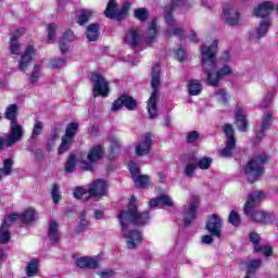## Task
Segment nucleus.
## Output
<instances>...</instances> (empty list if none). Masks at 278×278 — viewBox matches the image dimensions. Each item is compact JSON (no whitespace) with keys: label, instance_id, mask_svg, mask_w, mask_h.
<instances>
[{"label":"nucleus","instance_id":"obj_1","mask_svg":"<svg viewBox=\"0 0 278 278\" xmlns=\"http://www.w3.org/2000/svg\"><path fill=\"white\" fill-rule=\"evenodd\" d=\"M117 218L122 225V233L126 240L128 249H136L142 244V232L138 230L129 231L131 225L138 227L147 225L149 223V213H138V200L136 197H131L128 207L123 210Z\"/></svg>","mask_w":278,"mask_h":278},{"label":"nucleus","instance_id":"obj_2","mask_svg":"<svg viewBox=\"0 0 278 278\" xmlns=\"http://www.w3.org/2000/svg\"><path fill=\"white\" fill-rule=\"evenodd\" d=\"M218 48V41H213L212 45L203 46L201 52V62L203 73L206 76V84L208 86L216 87L223 77H227L233 73L230 65L226 64L219 71H216V49Z\"/></svg>","mask_w":278,"mask_h":278},{"label":"nucleus","instance_id":"obj_3","mask_svg":"<svg viewBox=\"0 0 278 278\" xmlns=\"http://www.w3.org/2000/svg\"><path fill=\"white\" fill-rule=\"evenodd\" d=\"M151 86L153 88V92L148 100L147 110L150 117L155 118V116H157V101H160V65L152 68Z\"/></svg>","mask_w":278,"mask_h":278},{"label":"nucleus","instance_id":"obj_4","mask_svg":"<svg viewBox=\"0 0 278 278\" xmlns=\"http://www.w3.org/2000/svg\"><path fill=\"white\" fill-rule=\"evenodd\" d=\"M268 157L266 154L254 156L244 167V173L248 177V181L253 184L264 175V164Z\"/></svg>","mask_w":278,"mask_h":278},{"label":"nucleus","instance_id":"obj_5","mask_svg":"<svg viewBox=\"0 0 278 278\" xmlns=\"http://www.w3.org/2000/svg\"><path fill=\"white\" fill-rule=\"evenodd\" d=\"M25 136V128L23 125L16 123H10V131L7 138L0 137V149H5V147H14L16 142H21Z\"/></svg>","mask_w":278,"mask_h":278},{"label":"nucleus","instance_id":"obj_6","mask_svg":"<svg viewBox=\"0 0 278 278\" xmlns=\"http://www.w3.org/2000/svg\"><path fill=\"white\" fill-rule=\"evenodd\" d=\"M131 8V3L125 2L121 9L116 7V0H110L104 14L106 18H115L116 21H123L127 16V12Z\"/></svg>","mask_w":278,"mask_h":278},{"label":"nucleus","instance_id":"obj_7","mask_svg":"<svg viewBox=\"0 0 278 278\" xmlns=\"http://www.w3.org/2000/svg\"><path fill=\"white\" fill-rule=\"evenodd\" d=\"M93 85V97H108L110 94V83L101 74L92 73L90 76Z\"/></svg>","mask_w":278,"mask_h":278},{"label":"nucleus","instance_id":"obj_8","mask_svg":"<svg viewBox=\"0 0 278 278\" xmlns=\"http://www.w3.org/2000/svg\"><path fill=\"white\" fill-rule=\"evenodd\" d=\"M155 137L151 132H147L139 137V141L135 146V155H137V157H144L146 155H149Z\"/></svg>","mask_w":278,"mask_h":278},{"label":"nucleus","instance_id":"obj_9","mask_svg":"<svg viewBox=\"0 0 278 278\" xmlns=\"http://www.w3.org/2000/svg\"><path fill=\"white\" fill-rule=\"evenodd\" d=\"M224 134L226 135V144L220 150L222 157H231L236 153V138L233 137V127L231 124L224 125Z\"/></svg>","mask_w":278,"mask_h":278},{"label":"nucleus","instance_id":"obj_10","mask_svg":"<svg viewBox=\"0 0 278 278\" xmlns=\"http://www.w3.org/2000/svg\"><path fill=\"white\" fill-rule=\"evenodd\" d=\"M197 210H199V195H191L189 199V205L180 208V214H182L186 227L197 218Z\"/></svg>","mask_w":278,"mask_h":278},{"label":"nucleus","instance_id":"obj_11","mask_svg":"<svg viewBox=\"0 0 278 278\" xmlns=\"http://www.w3.org/2000/svg\"><path fill=\"white\" fill-rule=\"evenodd\" d=\"M77 129H79V125L77 123H71L67 125L65 135L62 137L61 144L58 149L59 155H62V153H66V151L71 149V144H73V141L75 140Z\"/></svg>","mask_w":278,"mask_h":278},{"label":"nucleus","instance_id":"obj_12","mask_svg":"<svg viewBox=\"0 0 278 278\" xmlns=\"http://www.w3.org/2000/svg\"><path fill=\"white\" fill-rule=\"evenodd\" d=\"M128 168L136 188L147 189L151 186V177L140 174V167L134 162L128 163Z\"/></svg>","mask_w":278,"mask_h":278},{"label":"nucleus","instance_id":"obj_13","mask_svg":"<svg viewBox=\"0 0 278 278\" xmlns=\"http://www.w3.org/2000/svg\"><path fill=\"white\" fill-rule=\"evenodd\" d=\"M165 23L168 25V28L165 30L166 38H170V36L184 38V29L181 28V26L175 25V17H173V8H165Z\"/></svg>","mask_w":278,"mask_h":278},{"label":"nucleus","instance_id":"obj_14","mask_svg":"<svg viewBox=\"0 0 278 278\" xmlns=\"http://www.w3.org/2000/svg\"><path fill=\"white\" fill-rule=\"evenodd\" d=\"M103 153H104L103 147L101 146L92 147L87 155V160H84L80 162L81 168H84L85 170H92L94 162H99V160L103 157Z\"/></svg>","mask_w":278,"mask_h":278},{"label":"nucleus","instance_id":"obj_15","mask_svg":"<svg viewBox=\"0 0 278 278\" xmlns=\"http://www.w3.org/2000/svg\"><path fill=\"white\" fill-rule=\"evenodd\" d=\"M88 194L96 199L108 197V182L103 179L93 180L88 187Z\"/></svg>","mask_w":278,"mask_h":278},{"label":"nucleus","instance_id":"obj_16","mask_svg":"<svg viewBox=\"0 0 278 278\" xmlns=\"http://www.w3.org/2000/svg\"><path fill=\"white\" fill-rule=\"evenodd\" d=\"M222 20L225 22L226 25H240V12L238 11V9L231 5H226L223 10Z\"/></svg>","mask_w":278,"mask_h":278},{"label":"nucleus","instance_id":"obj_17","mask_svg":"<svg viewBox=\"0 0 278 278\" xmlns=\"http://www.w3.org/2000/svg\"><path fill=\"white\" fill-rule=\"evenodd\" d=\"M205 227L211 236H214L215 238H220L223 229V218H220V216L216 214H213L208 217Z\"/></svg>","mask_w":278,"mask_h":278},{"label":"nucleus","instance_id":"obj_18","mask_svg":"<svg viewBox=\"0 0 278 278\" xmlns=\"http://www.w3.org/2000/svg\"><path fill=\"white\" fill-rule=\"evenodd\" d=\"M250 242H252L255 253H263L266 257L273 255V247L263 244L262 237L258 233L251 232Z\"/></svg>","mask_w":278,"mask_h":278},{"label":"nucleus","instance_id":"obj_19","mask_svg":"<svg viewBox=\"0 0 278 278\" xmlns=\"http://www.w3.org/2000/svg\"><path fill=\"white\" fill-rule=\"evenodd\" d=\"M18 218V213H12L2 223L0 227V244L10 242V225Z\"/></svg>","mask_w":278,"mask_h":278},{"label":"nucleus","instance_id":"obj_20","mask_svg":"<svg viewBox=\"0 0 278 278\" xmlns=\"http://www.w3.org/2000/svg\"><path fill=\"white\" fill-rule=\"evenodd\" d=\"M264 199H266V193L263 191H253L250 193L244 205V214H251V212H253V210H255Z\"/></svg>","mask_w":278,"mask_h":278},{"label":"nucleus","instance_id":"obj_21","mask_svg":"<svg viewBox=\"0 0 278 278\" xmlns=\"http://www.w3.org/2000/svg\"><path fill=\"white\" fill-rule=\"evenodd\" d=\"M268 27H270V20H263L256 29L250 31L249 40L251 42H260L268 34Z\"/></svg>","mask_w":278,"mask_h":278},{"label":"nucleus","instance_id":"obj_22","mask_svg":"<svg viewBox=\"0 0 278 278\" xmlns=\"http://www.w3.org/2000/svg\"><path fill=\"white\" fill-rule=\"evenodd\" d=\"M235 121L239 131H247L249 122L247 121V109L242 105H237L235 109Z\"/></svg>","mask_w":278,"mask_h":278},{"label":"nucleus","instance_id":"obj_23","mask_svg":"<svg viewBox=\"0 0 278 278\" xmlns=\"http://www.w3.org/2000/svg\"><path fill=\"white\" fill-rule=\"evenodd\" d=\"M274 10L275 3H273V1H263L254 10V14L258 18H266L267 16H270V14H273Z\"/></svg>","mask_w":278,"mask_h":278},{"label":"nucleus","instance_id":"obj_24","mask_svg":"<svg viewBox=\"0 0 278 278\" xmlns=\"http://www.w3.org/2000/svg\"><path fill=\"white\" fill-rule=\"evenodd\" d=\"M35 58L36 50H34V47L28 46L18 61L20 71H25V68H27V66L34 62Z\"/></svg>","mask_w":278,"mask_h":278},{"label":"nucleus","instance_id":"obj_25","mask_svg":"<svg viewBox=\"0 0 278 278\" xmlns=\"http://www.w3.org/2000/svg\"><path fill=\"white\" fill-rule=\"evenodd\" d=\"M101 258L99 256H80L76 258V266L78 268H98Z\"/></svg>","mask_w":278,"mask_h":278},{"label":"nucleus","instance_id":"obj_26","mask_svg":"<svg viewBox=\"0 0 278 278\" xmlns=\"http://www.w3.org/2000/svg\"><path fill=\"white\" fill-rule=\"evenodd\" d=\"M147 47L155 43V38H157V21L152 20L148 23V30L144 35Z\"/></svg>","mask_w":278,"mask_h":278},{"label":"nucleus","instance_id":"obj_27","mask_svg":"<svg viewBox=\"0 0 278 278\" xmlns=\"http://www.w3.org/2000/svg\"><path fill=\"white\" fill-rule=\"evenodd\" d=\"M262 268V260H249L245 262V277L244 278H255L257 270Z\"/></svg>","mask_w":278,"mask_h":278},{"label":"nucleus","instance_id":"obj_28","mask_svg":"<svg viewBox=\"0 0 278 278\" xmlns=\"http://www.w3.org/2000/svg\"><path fill=\"white\" fill-rule=\"evenodd\" d=\"M149 205L150 207H160V205L173 207V205H175V202L173 201V198H170L168 194H161L157 198L151 199Z\"/></svg>","mask_w":278,"mask_h":278},{"label":"nucleus","instance_id":"obj_29","mask_svg":"<svg viewBox=\"0 0 278 278\" xmlns=\"http://www.w3.org/2000/svg\"><path fill=\"white\" fill-rule=\"evenodd\" d=\"M73 40H75V34H73L72 30H68L63 35L59 42L61 53H68Z\"/></svg>","mask_w":278,"mask_h":278},{"label":"nucleus","instance_id":"obj_30","mask_svg":"<svg viewBox=\"0 0 278 278\" xmlns=\"http://www.w3.org/2000/svg\"><path fill=\"white\" fill-rule=\"evenodd\" d=\"M270 125H273V113H266L263 116L261 126L256 132L257 140H262V138H264V134H265L266 129H268L270 127Z\"/></svg>","mask_w":278,"mask_h":278},{"label":"nucleus","instance_id":"obj_31","mask_svg":"<svg viewBox=\"0 0 278 278\" xmlns=\"http://www.w3.org/2000/svg\"><path fill=\"white\" fill-rule=\"evenodd\" d=\"M36 210L34 207L26 208L23 214H17L16 220H21L25 225H29V223H34L36 220Z\"/></svg>","mask_w":278,"mask_h":278},{"label":"nucleus","instance_id":"obj_32","mask_svg":"<svg viewBox=\"0 0 278 278\" xmlns=\"http://www.w3.org/2000/svg\"><path fill=\"white\" fill-rule=\"evenodd\" d=\"M23 34H25V28H21L18 30H16L12 38H11V53H13V55H18V53L21 52V43H18V38H21V36H23Z\"/></svg>","mask_w":278,"mask_h":278},{"label":"nucleus","instance_id":"obj_33","mask_svg":"<svg viewBox=\"0 0 278 278\" xmlns=\"http://www.w3.org/2000/svg\"><path fill=\"white\" fill-rule=\"evenodd\" d=\"M58 222L50 220L48 228V238L52 244H55L60 240V231L58 230Z\"/></svg>","mask_w":278,"mask_h":278},{"label":"nucleus","instance_id":"obj_34","mask_svg":"<svg viewBox=\"0 0 278 278\" xmlns=\"http://www.w3.org/2000/svg\"><path fill=\"white\" fill-rule=\"evenodd\" d=\"M94 16H97V11L93 9H83L78 15L77 23L78 25H86V23H88L90 18H94Z\"/></svg>","mask_w":278,"mask_h":278},{"label":"nucleus","instance_id":"obj_35","mask_svg":"<svg viewBox=\"0 0 278 278\" xmlns=\"http://www.w3.org/2000/svg\"><path fill=\"white\" fill-rule=\"evenodd\" d=\"M126 45H130V47H137L138 42H140V35L138 34V29H130L126 33L124 38Z\"/></svg>","mask_w":278,"mask_h":278},{"label":"nucleus","instance_id":"obj_36","mask_svg":"<svg viewBox=\"0 0 278 278\" xmlns=\"http://www.w3.org/2000/svg\"><path fill=\"white\" fill-rule=\"evenodd\" d=\"M4 116L10 123H18V105L10 104L4 112Z\"/></svg>","mask_w":278,"mask_h":278},{"label":"nucleus","instance_id":"obj_37","mask_svg":"<svg viewBox=\"0 0 278 278\" xmlns=\"http://www.w3.org/2000/svg\"><path fill=\"white\" fill-rule=\"evenodd\" d=\"M12 168H14V160L5 159L3 166L0 168V181L3 177H10L12 175Z\"/></svg>","mask_w":278,"mask_h":278},{"label":"nucleus","instance_id":"obj_38","mask_svg":"<svg viewBox=\"0 0 278 278\" xmlns=\"http://www.w3.org/2000/svg\"><path fill=\"white\" fill-rule=\"evenodd\" d=\"M100 35L101 33L99 31V25L90 24L87 27L86 36L89 42H96V40H99Z\"/></svg>","mask_w":278,"mask_h":278},{"label":"nucleus","instance_id":"obj_39","mask_svg":"<svg viewBox=\"0 0 278 278\" xmlns=\"http://www.w3.org/2000/svg\"><path fill=\"white\" fill-rule=\"evenodd\" d=\"M42 129H45V123H42L38 119L35 121V123L33 125L30 140H38V138H40V136H42Z\"/></svg>","mask_w":278,"mask_h":278},{"label":"nucleus","instance_id":"obj_40","mask_svg":"<svg viewBox=\"0 0 278 278\" xmlns=\"http://www.w3.org/2000/svg\"><path fill=\"white\" fill-rule=\"evenodd\" d=\"M39 264L37 260H31L26 267L27 277H36L40 269L38 268Z\"/></svg>","mask_w":278,"mask_h":278},{"label":"nucleus","instance_id":"obj_41","mask_svg":"<svg viewBox=\"0 0 278 278\" xmlns=\"http://www.w3.org/2000/svg\"><path fill=\"white\" fill-rule=\"evenodd\" d=\"M134 16L137 21L144 23L146 21H149V9L147 8L135 9Z\"/></svg>","mask_w":278,"mask_h":278},{"label":"nucleus","instance_id":"obj_42","mask_svg":"<svg viewBox=\"0 0 278 278\" xmlns=\"http://www.w3.org/2000/svg\"><path fill=\"white\" fill-rule=\"evenodd\" d=\"M40 73H42V65L35 64L33 67V72L29 75V83L30 84H38V79H40Z\"/></svg>","mask_w":278,"mask_h":278},{"label":"nucleus","instance_id":"obj_43","mask_svg":"<svg viewBox=\"0 0 278 278\" xmlns=\"http://www.w3.org/2000/svg\"><path fill=\"white\" fill-rule=\"evenodd\" d=\"M203 90V85L199 80H191L189 83V94L192 97H197V94H201Z\"/></svg>","mask_w":278,"mask_h":278},{"label":"nucleus","instance_id":"obj_44","mask_svg":"<svg viewBox=\"0 0 278 278\" xmlns=\"http://www.w3.org/2000/svg\"><path fill=\"white\" fill-rule=\"evenodd\" d=\"M74 198L75 199H79L80 201H88L89 197H88V188L86 187H76L74 189Z\"/></svg>","mask_w":278,"mask_h":278},{"label":"nucleus","instance_id":"obj_45","mask_svg":"<svg viewBox=\"0 0 278 278\" xmlns=\"http://www.w3.org/2000/svg\"><path fill=\"white\" fill-rule=\"evenodd\" d=\"M214 98L218 101V103L225 105L229 101V93H227L225 89H217L214 93Z\"/></svg>","mask_w":278,"mask_h":278},{"label":"nucleus","instance_id":"obj_46","mask_svg":"<svg viewBox=\"0 0 278 278\" xmlns=\"http://www.w3.org/2000/svg\"><path fill=\"white\" fill-rule=\"evenodd\" d=\"M247 216H250L255 223H264L266 220V213L255 208L250 214H247Z\"/></svg>","mask_w":278,"mask_h":278},{"label":"nucleus","instance_id":"obj_47","mask_svg":"<svg viewBox=\"0 0 278 278\" xmlns=\"http://www.w3.org/2000/svg\"><path fill=\"white\" fill-rule=\"evenodd\" d=\"M122 103L127 110H136L138 106V102L129 96H122Z\"/></svg>","mask_w":278,"mask_h":278},{"label":"nucleus","instance_id":"obj_48","mask_svg":"<svg viewBox=\"0 0 278 278\" xmlns=\"http://www.w3.org/2000/svg\"><path fill=\"white\" fill-rule=\"evenodd\" d=\"M64 66H66V59L59 58V59H53L50 62V67L53 71H58L59 68H64Z\"/></svg>","mask_w":278,"mask_h":278},{"label":"nucleus","instance_id":"obj_49","mask_svg":"<svg viewBox=\"0 0 278 278\" xmlns=\"http://www.w3.org/2000/svg\"><path fill=\"white\" fill-rule=\"evenodd\" d=\"M212 166V157L204 156L199 160L198 162V168H201V170H207Z\"/></svg>","mask_w":278,"mask_h":278},{"label":"nucleus","instance_id":"obj_50","mask_svg":"<svg viewBox=\"0 0 278 278\" xmlns=\"http://www.w3.org/2000/svg\"><path fill=\"white\" fill-rule=\"evenodd\" d=\"M52 200L54 204L60 203L62 201V194L60 193V185H54L52 187Z\"/></svg>","mask_w":278,"mask_h":278},{"label":"nucleus","instance_id":"obj_51","mask_svg":"<svg viewBox=\"0 0 278 278\" xmlns=\"http://www.w3.org/2000/svg\"><path fill=\"white\" fill-rule=\"evenodd\" d=\"M58 29V25L55 24H49L47 27L48 31V41L53 42L55 40V30Z\"/></svg>","mask_w":278,"mask_h":278},{"label":"nucleus","instance_id":"obj_52","mask_svg":"<svg viewBox=\"0 0 278 278\" xmlns=\"http://www.w3.org/2000/svg\"><path fill=\"white\" fill-rule=\"evenodd\" d=\"M228 220L230 225H233V227H238V225H240V215L231 211Z\"/></svg>","mask_w":278,"mask_h":278},{"label":"nucleus","instance_id":"obj_53","mask_svg":"<svg viewBox=\"0 0 278 278\" xmlns=\"http://www.w3.org/2000/svg\"><path fill=\"white\" fill-rule=\"evenodd\" d=\"M75 155H70L66 164H65V170L67 173H73V170H75Z\"/></svg>","mask_w":278,"mask_h":278},{"label":"nucleus","instance_id":"obj_54","mask_svg":"<svg viewBox=\"0 0 278 278\" xmlns=\"http://www.w3.org/2000/svg\"><path fill=\"white\" fill-rule=\"evenodd\" d=\"M194 170H197V166L193 163H189L185 167V175L187 177H192V175H194Z\"/></svg>","mask_w":278,"mask_h":278},{"label":"nucleus","instance_id":"obj_55","mask_svg":"<svg viewBox=\"0 0 278 278\" xmlns=\"http://www.w3.org/2000/svg\"><path fill=\"white\" fill-rule=\"evenodd\" d=\"M197 140H199V132L197 130H193V131L188 134L187 142L189 144H192L193 142H197Z\"/></svg>","mask_w":278,"mask_h":278},{"label":"nucleus","instance_id":"obj_56","mask_svg":"<svg viewBox=\"0 0 278 278\" xmlns=\"http://www.w3.org/2000/svg\"><path fill=\"white\" fill-rule=\"evenodd\" d=\"M273 97H275V91H268L265 100L262 103V108H268V105H270V101H273Z\"/></svg>","mask_w":278,"mask_h":278},{"label":"nucleus","instance_id":"obj_57","mask_svg":"<svg viewBox=\"0 0 278 278\" xmlns=\"http://www.w3.org/2000/svg\"><path fill=\"white\" fill-rule=\"evenodd\" d=\"M122 106H124L123 96L113 102L112 111L116 112V111L121 110Z\"/></svg>","mask_w":278,"mask_h":278},{"label":"nucleus","instance_id":"obj_58","mask_svg":"<svg viewBox=\"0 0 278 278\" xmlns=\"http://www.w3.org/2000/svg\"><path fill=\"white\" fill-rule=\"evenodd\" d=\"M99 277H101V278L114 277V270H112V269H104V270L99 273Z\"/></svg>","mask_w":278,"mask_h":278},{"label":"nucleus","instance_id":"obj_59","mask_svg":"<svg viewBox=\"0 0 278 278\" xmlns=\"http://www.w3.org/2000/svg\"><path fill=\"white\" fill-rule=\"evenodd\" d=\"M85 227H88V219H86V212H81L79 229H84Z\"/></svg>","mask_w":278,"mask_h":278},{"label":"nucleus","instance_id":"obj_60","mask_svg":"<svg viewBox=\"0 0 278 278\" xmlns=\"http://www.w3.org/2000/svg\"><path fill=\"white\" fill-rule=\"evenodd\" d=\"M93 218H96V220H103V218H105V213L102 210H94Z\"/></svg>","mask_w":278,"mask_h":278},{"label":"nucleus","instance_id":"obj_61","mask_svg":"<svg viewBox=\"0 0 278 278\" xmlns=\"http://www.w3.org/2000/svg\"><path fill=\"white\" fill-rule=\"evenodd\" d=\"M212 242H214V238H212V236L210 235L202 236L201 244H212Z\"/></svg>","mask_w":278,"mask_h":278},{"label":"nucleus","instance_id":"obj_62","mask_svg":"<svg viewBox=\"0 0 278 278\" xmlns=\"http://www.w3.org/2000/svg\"><path fill=\"white\" fill-rule=\"evenodd\" d=\"M156 175L161 184H166V179H168V174L166 172H159Z\"/></svg>","mask_w":278,"mask_h":278},{"label":"nucleus","instance_id":"obj_63","mask_svg":"<svg viewBox=\"0 0 278 278\" xmlns=\"http://www.w3.org/2000/svg\"><path fill=\"white\" fill-rule=\"evenodd\" d=\"M173 8H177V5H184V8H187L188 0H172Z\"/></svg>","mask_w":278,"mask_h":278},{"label":"nucleus","instance_id":"obj_64","mask_svg":"<svg viewBox=\"0 0 278 278\" xmlns=\"http://www.w3.org/2000/svg\"><path fill=\"white\" fill-rule=\"evenodd\" d=\"M176 55L179 62H184L186 60V52L181 48L176 51Z\"/></svg>","mask_w":278,"mask_h":278}]
</instances>
